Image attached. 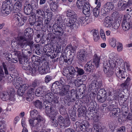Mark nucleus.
<instances>
[{
	"label": "nucleus",
	"mask_w": 132,
	"mask_h": 132,
	"mask_svg": "<svg viewBox=\"0 0 132 132\" xmlns=\"http://www.w3.org/2000/svg\"><path fill=\"white\" fill-rule=\"evenodd\" d=\"M32 29L28 28L26 29L24 31V34L22 36H18L16 39V42L12 41L11 45L13 48H16L19 50L22 48L26 47L27 45L30 47L32 49L33 47L36 48L37 46L33 44L34 42L33 40V37L31 35L30 32Z\"/></svg>",
	"instance_id": "nucleus-1"
},
{
	"label": "nucleus",
	"mask_w": 132,
	"mask_h": 132,
	"mask_svg": "<svg viewBox=\"0 0 132 132\" xmlns=\"http://www.w3.org/2000/svg\"><path fill=\"white\" fill-rule=\"evenodd\" d=\"M100 57L96 54H95L93 61H91L88 62L85 66V70L87 71L91 72L94 69L95 64L96 67H98L100 62Z\"/></svg>",
	"instance_id": "nucleus-2"
},
{
	"label": "nucleus",
	"mask_w": 132,
	"mask_h": 132,
	"mask_svg": "<svg viewBox=\"0 0 132 132\" xmlns=\"http://www.w3.org/2000/svg\"><path fill=\"white\" fill-rule=\"evenodd\" d=\"M47 102H44V103L45 106L46 113L49 117H51L52 116L55 117L58 114V111L54 109L52 106L51 103H47Z\"/></svg>",
	"instance_id": "nucleus-3"
},
{
	"label": "nucleus",
	"mask_w": 132,
	"mask_h": 132,
	"mask_svg": "<svg viewBox=\"0 0 132 132\" xmlns=\"http://www.w3.org/2000/svg\"><path fill=\"white\" fill-rule=\"evenodd\" d=\"M68 69L69 73L67 74L66 75H65V76H66L68 80L70 81V82L71 81L72 82V81L75 80V78L77 77V71L74 67L71 66H68Z\"/></svg>",
	"instance_id": "nucleus-4"
},
{
	"label": "nucleus",
	"mask_w": 132,
	"mask_h": 132,
	"mask_svg": "<svg viewBox=\"0 0 132 132\" xmlns=\"http://www.w3.org/2000/svg\"><path fill=\"white\" fill-rule=\"evenodd\" d=\"M102 86V83L100 81L94 80L92 81L88 86V90L97 92L98 89L100 88Z\"/></svg>",
	"instance_id": "nucleus-5"
},
{
	"label": "nucleus",
	"mask_w": 132,
	"mask_h": 132,
	"mask_svg": "<svg viewBox=\"0 0 132 132\" xmlns=\"http://www.w3.org/2000/svg\"><path fill=\"white\" fill-rule=\"evenodd\" d=\"M96 105V102L94 101H92L87 103V106L88 107L87 111L89 117H93L95 114L97 110L95 108Z\"/></svg>",
	"instance_id": "nucleus-6"
},
{
	"label": "nucleus",
	"mask_w": 132,
	"mask_h": 132,
	"mask_svg": "<svg viewBox=\"0 0 132 132\" xmlns=\"http://www.w3.org/2000/svg\"><path fill=\"white\" fill-rule=\"evenodd\" d=\"M44 119H42L41 117L37 118H32L29 120V121L30 126L32 128L37 129L38 127L40 125L41 122L43 121Z\"/></svg>",
	"instance_id": "nucleus-7"
},
{
	"label": "nucleus",
	"mask_w": 132,
	"mask_h": 132,
	"mask_svg": "<svg viewBox=\"0 0 132 132\" xmlns=\"http://www.w3.org/2000/svg\"><path fill=\"white\" fill-rule=\"evenodd\" d=\"M13 18L18 22V25L20 26H23L27 19L26 17L22 15L19 13L14 15Z\"/></svg>",
	"instance_id": "nucleus-8"
},
{
	"label": "nucleus",
	"mask_w": 132,
	"mask_h": 132,
	"mask_svg": "<svg viewBox=\"0 0 132 132\" xmlns=\"http://www.w3.org/2000/svg\"><path fill=\"white\" fill-rule=\"evenodd\" d=\"M76 129L80 131H84L89 126V123L88 121H85L82 123L76 122L75 123Z\"/></svg>",
	"instance_id": "nucleus-9"
},
{
	"label": "nucleus",
	"mask_w": 132,
	"mask_h": 132,
	"mask_svg": "<svg viewBox=\"0 0 132 132\" xmlns=\"http://www.w3.org/2000/svg\"><path fill=\"white\" fill-rule=\"evenodd\" d=\"M130 16L124 15L123 16L122 22V26L123 29L125 31H126L129 29L130 28V20L129 18Z\"/></svg>",
	"instance_id": "nucleus-10"
},
{
	"label": "nucleus",
	"mask_w": 132,
	"mask_h": 132,
	"mask_svg": "<svg viewBox=\"0 0 132 132\" xmlns=\"http://www.w3.org/2000/svg\"><path fill=\"white\" fill-rule=\"evenodd\" d=\"M59 25L56 24H54L53 26V29L52 31L55 32V34L57 35L58 38L60 39L61 36L64 33V31L62 28Z\"/></svg>",
	"instance_id": "nucleus-11"
},
{
	"label": "nucleus",
	"mask_w": 132,
	"mask_h": 132,
	"mask_svg": "<svg viewBox=\"0 0 132 132\" xmlns=\"http://www.w3.org/2000/svg\"><path fill=\"white\" fill-rule=\"evenodd\" d=\"M15 75L12 83L16 88L19 89L22 83L23 80L21 78L17 76L18 75L17 73H15Z\"/></svg>",
	"instance_id": "nucleus-12"
},
{
	"label": "nucleus",
	"mask_w": 132,
	"mask_h": 132,
	"mask_svg": "<svg viewBox=\"0 0 132 132\" xmlns=\"http://www.w3.org/2000/svg\"><path fill=\"white\" fill-rule=\"evenodd\" d=\"M50 68L47 63H44L39 66L38 70L41 75L46 74L50 72Z\"/></svg>",
	"instance_id": "nucleus-13"
},
{
	"label": "nucleus",
	"mask_w": 132,
	"mask_h": 132,
	"mask_svg": "<svg viewBox=\"0 0 132 132\" xmlns=\"http://www.w3.org/2000/svg\"><path fill=\"white\" fill-rule=\"evenodd\" d=\"M77 19H67L66 21L65 24L69 28L72 29L74 28L76 29L78 28L76 20Z\"/></svg>",
	"instance_id": "nucleus-14"
},
{
	"label": "nucleus",
	"mask_w": 132,
	"mask_h": 132,
	"mask_svg": "<svg viewBox=\"0 0 132 132\" xmlns=\"http://www.w3.org/2000/svg\"><path fill=\"white\" fill-rule=\"evenodd\" d=\"M91 21H90V19H87L84 17H80L78 18L77 22V26L78 27L80 26H84Z\"/></svg>",
	"instance_id": "nucleus-15"
},
{
	"label": "nucleus",
	"mask_w": 132,
	"mask_h": 132,
	"mask_svg": "<svg viewBox=\"0 0 132 132\" xmlns=\"http://www.w3.org/2000/svg\"><path fill=\"white\" fill-rule=\"evenodd\" d=\"M46 91H47L45 86H40L36 89L35 92V94L37 96H42L46 93Z\"/></svg>",
	"instance_id": "nucleus-16"
},
{
	"label": "nucleus",
	"mask_w": 132,
	"mask_h": 132,
	"mask_svg": "<svg viewBox=\"0 0 132 132\" xmlns=\"http://www.w3.org/2000/svg\"><path fill=\"white\" fill-rule=\"evenodd\" d=\"M20 63L22 64V68L24 70L28 71L31 68V66H30L29 64L28 60L25 59L24 58H20L19 59Z\"/></svg>",
	"instance_id": "nucleus-17"
},
{
	"label": "nucleus",
	"mask_w": 132,
	"mask_h": 132,
	"mask_svg": "<svg viewBox=\"0 0 132 132\" xmlns=\"http://www.w3.org/2000/svg\"><path fill=\"white\" fill-rule=\"evenodd\" d=\"M32 6L29 2H25L24 6V12L27 15H29L32 12Z\"/></svg>",
	"instance_id": "nucleus-18"
},
{
	"label": "nucleus",
	"mask_w": 132,
	"mask_h": 132,
	"mask_svg": "<svg viewBox=\"0 0 132 132\" xmlns=\"http://www.w3.org/2000/svg\"><path fill=\"white\" fill-rule=\"evenodd\" d=\"M87 55V52L85 50L82 49L79 50L77 53L78 59L82 61L86 60Z\"/></svg>",
	"instance_id": "nucleus-19"
},
{
	"label": "nucleus",
	"mask_w": 132,
	"mask_h": 132,
	"mask_svg": "<svg viewBox=\"0 0 132 132\" xmlns=\"http://www.w3.org/2000/svg\"><path fill=\"white\" fill-rule=\"evenodd\" d=\"M70 87V86L68 85L62 86L59 90V95L62 96H65L69 91Z\"/></svg>",
	"instance_id": "nucleus-20"
},
{
	"label": "nucleus",
	"mask_w": 132,
	"mask_h": 132,
	"mask_svg": "<svg viewBox=\"0 0 132 132\" xmlns=\"http://www.w3.org/2000/svg\"><path fill=\"white\" fill-rule=\"evenodd\" d=\"M129 0H120L118 4V9L119 11H123L125 10L127 6V3Z\"/></svg>",
	"instance_id": "nucleus-21"
},
{
	"label": "nucleus",
	"mask_w": 132,
	"mask_h": 132,
	"mask_svg": "<svg viewBox=\"0 0 132 132\" xmlns=\"http://www.w3.org/2000/svg\"><path fill=\"white\" fill-rule=\"evenodd\" d=\"M43 96V98L45 99L46 101L45 102H47V103L52 102L54 98L53 94L51 92H46V93Z\"/></svg>",
	"instance_id": "nucleus-22"
},
{
	"label": "nucleus",
	"mask_w": 132,
	"mask_h": 132,
	"mask_svg": "<svg viewBox=\"0 0 132 132\" xmlns=\"http://www.w3.org/2000/svg\"><path fill=\"white\" fill-rule=\"evenodd\" d=\"M30 116L32 118H37L38 117H41L42 119L44 118L39 114L38 112L36 110L34 109L30 112Z\"/></svg>",
	"instance_id": "nucleus-23"
},
{
	"label": "nucleus",
	"mask_w": 132,
	"mask_h": 132,
	"mask_svg": "<svg viewBox=\"0 0 132 132\" xmlns=\"http://www.w3.org/2000/svg\"><path fill=\"white\" fill-rule=\"evenodd\" d=\"M112 21L111 20V18L108 16L105 18L104 25L106 27H110L112 26Z\"/></svg>",
	"instance_id": "nucleus-24"
},
{
	"label": "nucleus",
	"mask_w": 132,
	"mask_h": 132,
	"mask_svg": "<svg viewBox=\"0 0 132 132\" xmlns=\"http://www.w3.org/2000/svg\"><path fill=\"white\" fill-rule=\"evenodd\" d=\"M87 4L86 0H77V5L78 8L79 9H81L82 8Z\"/></svg>",
	"instance_id": "nucleus-25"
},
{
	"label": "nucleus",
	"mask_w": 132,
	"mask_h": 132,
	"mask_svg": "<svg viewBox=\"0 0 132 132\" xmlns=\"http://www.w3.org/2000/svg\"><path fill=\"white\" fill-rule=\"evenodd\" d=\"M82 12L83 14L86 16H89L90 14V8L87 4L84 6L82 9Z\"/></svg>",
	"instance_id": "nucleus-26"
},
{
	"label": "nucleus",
	"mask_w": 132,
	"mask_h": 132,
	"mask_svg": "<svg viewBox=\"0 0 132 132\" xmlns=\"http://www.w3.org/2000/svg\"><path fill=\"white\" fill-rule=\"evenodd\" d=\"M2 10L5 11L6 14H9L12 11V7H11L10 5H5L4 4L2 5Z\"/></svg>",
	"instance_id": "nucleus-27"
},
{
	"label": "nucleus",
	"mask_w": 132,
	"mask_h": 132,
	"mask_svg": "<svg viewBox=\"0 0 132 132\" xmlns=\"http://www.w3.org/2000/svg\"><path fill=\"white\" fill-rule=\"evenodd\" d=\"M55 20L57 23L56 24L59 25V26H61L63 23V20L62 16L60 14H57L56 15Z\"/></svg>",
	"instance_id": "nucleus-28"
},
{
	"label": "nucleus",
	"mask_w": 132,
	"mask_h": 132,
	"mask_svg": "<svg viewBox=\"0 0 132 132\" xmlns=\"http://www.w3.org/2000/svg\"><path fill=\"white\" fill-rule=\"evenodd\" d=\"M67 16L71 17L70 19H77V15L76 13L73 11L69 10H68L67 12Z\"/></svg>",
	"instance_id": "nucleus-29"
},
{
	"label": "nucleus",
	"mask_w": 132,
	"mask_h": 132,
	"mask_svg": "<svg viewBox=\"0 0 132 132\" xmlns=\"http://www.w3.org/2000/svg\"><path fill=\"white\" fill-rule=\"evenodd\" d=\"M93 127L95 132H106L107 130L104 127H99L97 124H95L93 126Z\"/></svg>",
	"instance_id": "nucleus-30"
},
{
	"label": "nucleus",
	"mask_w": 132,
	"mask_h": 132,
	"mask_svg": "<svg viewBox=\"0 0 132 132\" xmlns=\"http://www.w3.org/2000/svg\"><path fill=\"white\" fill-rule=\"evenodd\" d=\"M120 108H117L110 112V116L112 117H117L118 116V113L120 112Z\"/></svg>",
	"instance_id": "nucleus-31"
},
{
	"label": "nucleus",
	"mask_w": 132,
	"mask_h": 132,
	"mask_svg": "<svg viewBox=\"0 0 132 132\" xmlns=\"http://www.w3.org/2000/svg\"><path fill=\"white\" fill-rule=\"evenodd\" d=\"M108 97H106V95L103 96L97 95V98L99 102L103 103L106 100V99L108 101H110L111 100L110 98H108Z\"/></svg>",
	"instance_id": "nucleus-32"
},
{
	"label": "nucleus",
	"mask_w": 132,
	"mask_h": 132,
	"mask_svg": "<svg viewBox=\"0 0 132 132\" xmlns=\"http://www.w3.org/2000/svg\"><path fill=\"white\" fill-rule=\"evenodd\" d=\"M103 70L104 73L105 74L111 69L110 65L108 64L107 61L104 62L103 63Z\"/></svg>",
	"instance_id": "nucleus-33"
},
{
	"label": "nucleus",
	"mask_w": 132,
	"mask_h": 132,
	"mask_svg": "<svg viewBox=\"0 0 132 132\" xmlns=\"http://www.w3.org/2000/svg\"><path fill=\"white\" fill-rule=\"evenodd\" d=\"M50 6L51 10L53 12H56L58 9V6L55 2H52L50 4Z\"/></svg>",
	"instance_id": "nucleus-34"
},
{
	"label": "nucleus",
	"mask_w": 132,
	"mask_h": 132,
	"mask_svg": "<svg viewBox=\"0 0 132 132\" xmlns=\"http://www.w3.org/2000/svg\"><path fill=\"white\" fill-rule=\"evenodd\" d=\"M0 96L2 100L4 101L8 100L9 97V93L7 92H3L1 93Z\"/></svg>",
	"instance_id": "nucleus-35"
},
{
	"label": "nucleus",
	"mask_w": 132,
	"mask_h": 132,
	"mask_svg": "<svg viewBox=\"0 0 132 132\" xmlns=\"http://www.w3.org/2000/svg\"><path fill=\"white\" fill-rule=\"evenodd\" d=\"M101 6L100 4L99 3L98 5H97V6L93 10V13L94 16L96 18L97 17L100 13V10L99 8H100Z\"/></svg>",
	"instance_id": "nucleus-36"
},
{
	"label": "nucleus",
	"mask_w": 132,
	"mask_h": 132,
	"mask_svg": "<svg viewBox=\"0 0 132 132\" xmlns=\"http://www.w3.org/2000/svg\"><path fill=\"white\" fill-rule=\"evenodd\" d=\"M33 104L36 108L41 109L42 108V102L39 100H37L34 101Z\"/></svg>",
	"instance_id": "nucleus-37"
},
{
	"label": "nucleus",
	"mask_w": 132,
	"mask_h": 132,
	"mask_svg": "<svg viewBox=\"0 0 132 132\" xmlns=\"http://www.w3.org/2000/svg\"><path fill=\"white\" fill-rule=\"evenodd\" d=\"M66 115L67 116H68V114H66ZM70 120L69 118V116L65 119L64 122L63 123L62 126L61 127H66L69 126L70 124Z\"/></svg>",
	"instance_id": "nucleus-38"
},
{
	"label": "nucleus",
	"mask_w": 132,
	"mask_h": 132,
	"mask_svg": "<svg viewBox=\"0 0 132 132\" xmlns=\"http://www.w3.org/2000/svg\"><path fill=\"white\" fill-rule=\"evenodd\" d=\"M130 79L128 77L127 78L125 82L123 83L121 85V86L124 89H126L127 88L129 85V82L130 81Z\"/></svg>",
	"instance_id": "nucleus-39"
},
{
	"label": "nucleus",
	"mask_w": 132,
	"mask_h": 132,
	"mask_svg": "<svg viewBox=\"0 0 132 132\" xmlns=\"http://www.w3.org/2000/svg\"><path fill=\"white\" fill-rule=\"evenodd\" d=\"M113 3L111 2H107L104 5V7L106 9L112 10L113 8Z\"/></svg>",
	"instance_id": "nucleus-40"
},
{
	"label": "nucleus",
	"mask_w": 132,
	"mask_h": 132,
	"mask_svg": "<svg viewBox=\"0 0 132 132\" xmlns=\"http://www.w3.org/2000/svg\"><path fill=\"white\" fill-rule=\"evenodd\" d=\"M92 31L94 40L95 41L97 42L99 40L100 38L98 31L97 30H92Z\"/></svg>",
	"instance_id": "nucleus-41"
},
{
	"label": "nucleus",
	"mask_w": 132,
	"mask_h": 132,
	"mask_svg": "<svg viewBox=\"0 0 132 132\" xmlns=\"http://www.w3.org/2000/svg\"><path fill=\"white\" fill-rule=\"evenodd\" d=\"M63 58L64 61L68 64H70L72 63V59L70 57H68L65 56H63Z\"/></svg>",
	"instance_id": "nucleus-42"
},
{
	"label": "nucleus",
	"mask_w": 132,
	"mask_h": 132,
	"mask_svg": "<svg viewBox=\"0 0 132 132\" xmlns=\"http://www.w3.org/2000/svg\"><path fill=\"white\" fill-rule=\"evenodd\" d=\"M128 108L127 104H123L122 105L121 111L122 113H128Z\"/></svg>",
	"instance_id": "nucleus-43"
},
{
	"label": "nucleus",
	"mask_w": 132,
	"mask_h": 132,
	"mask_svg": "<svg viewBox=\"0 0 132 132\" xmlns=\"http://www.w3.org/2000/svg\"><path fill=\"white\" fill-rule=\"evenodd\" d=\"M23 1L20 0L17 1L14 5V6L15 7L19 9L20 10L22 7V3L23 2Z\"/></svg>",
	"instance_id": "nucleus-44"
},
{
	"label": "nucleus",
	"mask_w": 132,
	"mask_h": 132,
	"mask_svg": "<svg viewBox=\"0 0 132 132\" xmlns=\"http://www.w3.org/2000/svg\"><path fill=\"white\" fill-rule=\"evenodd\" d=\"M57 120L59 124L61 127L63 123L64 122L65 119L62 117L60 115L58 117Z\"/></svg>",
	"instance_id": "nucleus-45"
},
{
	"label": "nucleus",
	"mask_w": 132,
	"mask_h": 132,
	"mask_svg": "<svg viewBox=\"0 0 132 132\" xmlns=\"http://www.w3.org/2000/svg\"><path fill=\"white\" fill-rule=\"evenodd\" d=\"M22 56L23 57L22 58H24L26 59L27 57L28 56V55L30 53V51H28L27 50H25L24 48L22 49Z\"/></svg>",
	"instance_id": "nucleus-46"
},
{
	"label": "nucleus",
	"mask_w": 132,
	"mask_h": 132,
	"mask_svg": "<svg viewBox=\"0 0 132 132\" xmlns=\"http://www.w3.org/2000/svg\"><path fill=\"white\" fill-rule=\"evenodd\" d=\"M55 117H50L51 120L52 122V125L54 127H57L58 125V122H57V120L55 119Z\"/></svg>",
	"instance_id": "nucleus-47"
},
{
	"label": "nucleus",
	"mask_w": 132,
	"mask_h": 132,
	"mask_svg": "<svg viewBox=\"0 0 132 132\" xmlns=\"http://www.w3.org/2000/svg\"><path fill=\"white\" fill-rule=\"evenodd\" d=\"M84 108L86 110L83 108L82 109H80L78 110V115L79 117L83 116L85 115L86 109L85 107Z\"/></svg>",
	"instance_id": "nucleus-48"
},
{
	"label": "nucleus",
	"mask_w": 132,
	"mask_h": 132,
	"mask_svg": "<svg viewBox=\"0 0 132 132\" xmlns=\"http://www.w3.org/2000/svg\"><path fill=\"white\" fill-rule=\"evenodd\" d=\"M28 72L33 74L35 75L37 72V68L35 67L32 68L31 67V68H29Z\"/></svg>",
	"instance_id": "nucleus-49"
},
{
	"label": "nucleus",
	"mask_w": 132,
	"mask_h": 132,
	"mask_svg": "<svg viewBox=\"0 0 132 132\" xmlns=\"http://www.w3.org/2000/svg\"><path fill=\"white\" fill-rule=\"evenodd\" d=\"M106 93V92L105 89L103 88H102L100 89L97 94V95L103 96L105 95Z\"/></svg>",
	"instance_id": "nucleus-50"
},
{
	"label": "nucleus",
	"mask_w": 132,
	"mask_h": 132,
	"mask_svg": "<svg viewBox=\"0 0 132 132\" xmlns=\"http://www.w3.org/2000/svg\"><path fill=\"white\" fill-rule=\"evenodd\" d=\"M121 72V70H119V72H118L117 73V75H119V76H118V77L120 78L121 77L122 78H126L127 77V75H125V74L126 73L123 72L122 73Z\"/></svg>",
	"instance_id": "nucleus-51"
},
{
	"label": "nucleus",
	"mask_w": 132,
	"mask_h": 132,
	"mask_svg": "<svg viewBox=\"0 0 132 132\" xmlns=\"http://www.w3.org/2000/svg\"><path fill=\"white\" fill-rule=\"evenodd\" d=\"M109 127L111 129V131H114L115 127L114 125V123L113 122H110L109 123Z\"/></svg>",
	"instance_id": "nucleus-52"
},
{
	"label": "nucleus",
	"mask_w": 132,
	"mask_h": 132,
	"mask_svg": "<svg viewBox=\"0 0 132 132\" xmlns=\"http://www.w3.org/2000/svg\"><path fill=\"white\" fill-rule=\"evenodd\" d=\"M34 90L32 88H31L28 90V95L29 97L32 96L33 97L34 95Z\"/></svg>",
	"instance_id": "nucleus-53"
},
{
	"label": "nucleus",
	"mask_w": 132,
	"mask_h": 132,
	"mask_svg": "<svg viewBox=\"0 0 132 132\" xmlns=\"http://www.w3.org/2000/svg\"><path fill=\"white\" fill-rule=\"evenodd\" d=\"M116 39L114 38H113L110 40V45L112 47H114L116 46Z\"/></svg>",
	"instance_id": "nucleus-54"
},
{
	"label": "nucleus",
	"mask_w": 132,
	"mask_h": 132,
	"mask_svg": "<svg viewBox=\"0 0 132 132\" xmlns=\"http://www.w3.org/2000/svg\"><path fill=\"white\" fill-rule=\"evenodd\" d=\"M48 37L51 41L54 40L56 38V36L53 33H50L48 34Z\"/></svg>",
	"instance_id": "nucleus-55"
},
{
	"label": "nucleus",
	"mask_w": 132,
	"mask_h": 132,
	"mask_svg": "<svg viewBox=\"0 0 132 132\" xmlns=\"http://www.w3.org/2000/svg\"><path fill=\"white\" fill-rule=\"evenodd\" d=\"M59 112L60 114L62 115L65 114L67 113L64 107L63 106L61 107L59 109Z\"/></svg>",
	"instance_id": "nucleus-56"
},
{
	"label": "nucleus",
	"mask_w": 132,
	"mask_h": 132,
	"mask_svg": "<svg viewBox=\"0 0 132 132\" xmlns=\"http://www.w3.org/2000/svg\"><path fill=\"white\" fill-rule=\"evenodd\" d=\"M36 13L40 16H42L44 15V12L42 9H38L36 11Z\"/></svg>",
	"instance_id": "nucleus-57"
},
{
	"label": "nucleus",
	"mask_w": 132,
	"mask_h": 132,
	"mask_svg": "<svg viewBox=\"0 0 132 132\" xmlns=\"http://www.w3.org/2000/svg\"><path fill=\"white\" fill-rule=\"evenodd\" d=\"M15 73H14L12 75V76H11L10 75V76L8 77L7 80L9 83H11L12 82V81L13 80L14 76L15 75Z\"/></svg>",
	"instance_id": "nucleus-58"
},
{
	"label": "nucleus",
	"mask_w": 132,
	"mask_h": 132,
	"mask_svg": "<svg viewBox=\"0 0 132 132\" xmlns=\"http://www.w3.org/2000/svg\"><path fill=\"white\" fill-rule=\"evenodd\" d=\"M127 97L126 96H124L122 95L120 96V98H121L120 99V101L119 102V103L120 104V102H121V103H123L127 100Z\"/></svg>",
	"instance_id": "nucleus-59"
},
{
	"label": "nucleus",
	"mask_w": 132,
	"mask_h": 132,
	"mask_svg": "<svg viewBox=\"0 0 132 132\" xmlns=\"http://www.w3.org/2000/svg\"><path fill=\"white\" fill-rule=\"evenodd\" d=\"M4 77V73L3 71V68H1L0 69V81H1L3 78Z\"/></svg>",
	"instance_id": "nucleus-60"
},
{
	"label": "nucleus",
	"mask_w": 132,
	"mask_h": 132,
	"mask_svg": "<svg viewBox=\"0 0 132 132\" xmlns=\"http://www.w3.org/2000/svg\"><path fill=\"white\" fill-rule=\"evenodd\" d=\"M114 109H116L114 108V105L113 104H112L108 106L106 108V112H108L110 111H112L114 110Z\"/></svg>",
	"instance_id": "nucleus-61"
},
{
	"label": "nucleus",
	"mask_w": 132,
	"mask_h": 132,
	"mask_svg": "<svg viewBox=\"0 0 132 132\" xmlns=\"http://www.w3.org/2000/svg\"><path fill=\"white\" fill-rule=\"evenodd\" d=\"M28 87V85L27 84H24L22 85H20V86L19 87L20 89H22V91H24L27 89Z\"/></svg>",
	"instance_id": "nucleus-62"
},
{
	"label": "nucleus",
	"mask_w": 132,
	"mask_h": 132,
	"mask_svg": "<svg viewBox=\"0 0 132 132\" xmlns=\"http://www.w3.org/2000/svg\"><path fill=\"white\" fill-rule=\"evenodd\" d=\"M114 73V72L113 70L111 69L110 70L105 73L106 76L108 77H110L112 76Z\"/></svg>",
	"instance_id": "nucleus-63"
},
{
	"label": "nucleus",
	"mask_w": 132,
	"mask_h": 132,
	"mask_svg": "<svg viewBox=\"0 0 132 132\" xmlns=\"http://www.w3.org/2000/svg\"><path fill=\"white\" fill-rule=\"evenodd\" d=\"M126 128L125 126H122L118 129L116 132H125Z\"/></svg>",
	"instance_id": "nucleus-64"
}]
</instances>
